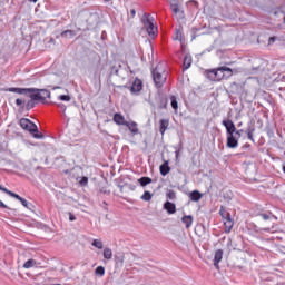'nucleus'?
<instances>
[{"instance_id":"nucleus-1","label":"nucleus","mask_w":285,"mask_h":285,"mask_svg":"<svg viewBox=\"0 0 285 285\" xmlns=\"http://www.w3.org/2000/svg\"><path fill=\"white\" fill-rule=\"evenodd\" d=\"M27 95L31 98V100L27 102V110L35 108V101H46V99H50V91L46 89H31V91H27Z\"/></svg>"},{"instance_id":"nucleus-2","label":"nucleus","mask_w":285,"mask_h":285,"mask_svg":"<svg viewBox=\"0 0 285 285\" xmlns=\"http://www.w3.org/2000/svg\"><path fill=\"white\" fill-rule=\"evenodd\" d=\"M153 79L156 88H161L166 83V70H164L163 65H157V67L151 71Z\"/></svg>"},{"instance_id":"nucleus-3","label":"nucleus","mask_w":285,"mask_h":285,"mask_svg":"<svg viewBox=\"0 0 285 285\" xmlns=\"http://www.w3.org/2000/svg\"><path fill=\"white\" fill-rule=\"evenodd\" d=\"M141 22L144 23V28H146L148 36L156 37L157 27H155V18L145 13L141 18Z\"/></svg>"},{"instance_id":"nucleus-4","label":"nucleus","mask_w":285,"mask_h":285,"mask_svg":"<svg viewBox=\"0 0 285 285\" xmlns=\"http://www.w3.org/2000/svg\"><path fill=\"white\" fill-rule=\"evenodd\" d=\"M219 214L223 217L225 233H230V230H233V227L235 226V222H233V218H230V214L226 212L224 207L220 208Z\"/></svg>"},{"instance_id":"nucleus-5","label":"nucleus","mask_w":285,"mask_h":285,"mask_svg":"<svg viewBox=\"0 0 285 285\" xmlns=\"http://www.w3.org/2000/svg\"><path fill=\"white\" fill-rule=\"evenodd\" d=\"M20 126L23 130H28V132H39V128L28 118H21Z\"/></svg>"},{"instance_id":"nucleus-6","label":"nucleus","mask_w":285,"mask_h":285,"mask_svg":"<svg viewBox=\"0 0 285 285\" xmlns=\"http://www.w3.org/2000/svg\"><path fill=\"white\" fill-rule=\"evenodd\" d=\"M207 78H209L210 81H222L224 79V69L223 67L218 69H213L207 72Z\"/></svg>"},{"instance_id":"nucleus-7","label":"nucleus","mask_w":285,"mask_h":285,"mask_svg":"<svg viewBox=\"0 0 285 285\" xmlns=\"http://www.w3.org/2000/svg\"><path fill=\"white\" fill-rule=\"evenodd\" d=\"M223 126L227 130V136L235 135L237 128L235 127V122H233V120H223Z\"/></svg>"},{"instance_id":"nucleus-8","label":"nucleus","mask_w":285,"mask_h":285,"mask_svg":"<svg viewBox=\"0 0 285 285\" xmlns=\"http://www.w3.org/2000/svg\"><path fill=\"white\" fill-rule=\"evenodd\" d=\"M239 146V137L234 135L227 136V148H237Z\"/></svg>"},{"instance_id":"nucleus-9","label":"nucleus","mask_w":285,"mask_h":285,"mask_svg":"<svg viewBox=\"0 0 285 285\" xmlns=\"http://www.w3.org/2000/svg\"><path fill=\"white\" fill-rule=\"evenodd\" d=\"M224 259V250L217 249L214 255V266L217 271H219V262Z\"/></svg>"},{"instance_id":"nucleus-10","label":"nucleus","mask_w":285,"mask_h":285,"mask_svg":"<svg viewBox=\"0 0 285 285\" xmlns=\"http://www.w3.org/2000/svg\"><path fill=\"white\" fill-rule=\"evenodd\" d=\"M142 89H144V83L141 82L140 79H136L132 82V86L130 88V92H141Z\"/></svg>"},{"instance_id":"nucleus-11","label":"nucleus","mask_w":285,"mask_h":285,"mask_svg":"<svg viewBox=\"0 0 285 285\" xmlns=\"http://www.w3.org/2000/svg\"><path fill=\"white\" fill-rule=\"evenodd\" d=\"M164 208L169 215H175V213H177V206L175 205V203L166 202L164 204Z\"/></svg>"},{"instance_id":"nucleus-12","label":"nucleus","mask_w":285,"mask_h":285,"mask_svg":"<svg viewBox=\"0 0 285 285\" xmlns=\"http://www.w3.org/2000/svg\"><path fill=\"white\" fill-rule=\"evenodd\" d=\"M112 119L117 124V126H126V124H128V121H126V118L121 114H115Z\"/></svg>"},{"instance_id":"nucleus-13","label":"nucleus","mask_w":285,"mask_h":285,"mask_svg":"<svg viewBox=\"0 0 285 285\" xmlns=\"http://www.w3.org/2000/svg\"><path fill=\"white\" fill-rule=\"evenodd\" d=\"M10 197L18 199V202H20L22 204V206H24V208H29L30 203H28V200H26V198L19 196V194L11 191Z\"/></svg>"},{"instance_id":"nucleus-14","label":"nucleus","mask_w":285,"mask_h":285,"mask_svg":"<svg viewBox=\"0 0 285 285\" xmlns=\"http://www.w3.org/2000/svg\"><path fill=\"white\" fill-rule=\"evenodd\" d=\"M125 126L128 127V130H130V132L132 135L139 134V128L137 127V122H135V121L128 122L127 121V124Z\"/></svg>"},{"instance_id":"nucleus-15","label":"nucleus","mask_w":285,"mask_h":285,"mask_svg":"<svg viewBox=\"0 0 285 285\" xmlns=\"http://www.w3.org/2000/svg\"><path fill=\"white\" fill-rule=\"evenodd\" d=\"M159 170H160V175H163V177H166V175H168V173H170V166H168V160H165L164 164L160 165Z\"/></svg>"},{"instance_id":"nucleus-16","label":"nucleus","mask_w":285,"mask_h":285,"mask_svg":"<svg viewBox=\"0 0 285 285\" xmlns=\"http://www.w3.org/2000/svg\"><path fill=\"white\" fill-rule=\"evenodd\" d=\"M202 197H204V195L202 193H199V190H194V191L189 193V199L191 202H199L202 199Z\"/></svg>"},{"instance_id":"nucleus-17","label":"nucleus","mask_w":285,"mask_h":285,"mask_svg":"<svg viewBox=\"0 0 285 285\" xmlns=\"http://www.w3.org/2000/svg\"><path fill=\"white\" fill-rule=\"evenodd\" d=\"M61 37L65 39H72L73 37H77V31L75 30H65L61 32Z\"/></svg>"},{"instance_id":"nucleus-18","label":"nucleus","mask_w":285,"mask_h":285,"mask_svg":"<svg viewBox=\"0 0 285 285\" xmlns=\"http://www.w3.org/2000/svg\"><path fill=\"white\" fill-rule=\"evenodd\" d=\"M32 89H23V88H9V92H17L18 95H28Z\"/></svg>"},{"instance_id":"nucleus-19","label":"nucleus","mask_w":285,"mask_h":285,"mask_svg":"<svg viewBox=\"0 0 285 285\" xmlns=\"http://www.w3.org/2000/svg\"><path fill=\"white\" fill-rule=\"evenodd\" d=\"M181 222L183 224H185L186 228H190V226H193V216L191 215L183 216Z\"/></svg>"},{"instance_id":"nucleus-20","label":"nucleus","mask_w":285,"mask_h":285,"mask_svg":"<svg viewBox=\"0 0 285 285\" xmlns=\"http://www.w3.org/2000/svg\"><path fill=\"white\" fill-rule=\"evenodd\" d=\"M190 66H193V57L190 55H187L184 58V70H188Z\"/></svg>"},{"instance_id":"nucleus-21","label":"nucleus","mask_w":285,"mask_h":285,"mask_svg":"<svg viewBox=\"0 0 285 285\" xmlns=\"http://www.w3.org/2000/svg\"><path fill=\"white\" fill-rule=\"evenodd\" d=\"M159 124H160L159 125L160 134L164 135V132H166V130H168L169 122L166 119H161Z\"/></svg>"},{"instance_id":"nucleus-22","label":"nucleus","mask_w":285,"mask_h":285,"mask_svg":"<svg viewBox=\"0 0 285 285\" xmlns=\"http://www.w3.org/2000/svg\"><path fill=\"white\" fill-rule=\"evenodd\" d=\"M223 73H224V79H229V77H233V69L228 67H223Z\"/></svg>"},{"instance_id":"nucleus-23","label":"nucleus","mask_w":285,"mask_h":285,"mask_svg":"<svg viewBox=\"0 0 285 285\" xmlns=\"http://www.w3.org/2000/svg\"><path fill=\"white\" fill-rule=\"evenodd\" d=\"M170 104H171V108L175 110V112H177V110H179V105L177 102V97L175 96H170Z\"/></svg>"},{"instance_id":"nucleus-24","label":"nucleus","mask_w":285,"mask_h":285,"mask_svg":"<svg viewBox=\"0 0 285 285\" xmlns=\"http://www.w3.org/2000/svg\"><path fill=\"white\" fill-rule=\"evenodd\" d=\"M138 181L140 186H148V184H153V179L149 177H141Z\"/></svg>"},{"instance_id":"nucleus-25","label":"nucleus","mask_w":285,"mask_h":285,"mask_svg":"<svg viewBox=\"0 0 285 285\" xmlns=\"http://www.w3.org/2000/svg\"><path fill=\"white\" fill-rule=\"evenodd\" d=\"M91 246L98 248V250H101L104 248V242H101L100 239H94Z\"/></svg>"},{"instance_id":"nucleus-26","label":"nucleus","mask_w":285,"mask_h":285,"mask_svg":"<svg viewBox=\"0 0 285 285\" xmlns=\"http://www.w3.org/2000/svg\"><path fill=\"white\" fill-rule=\"evenodd\" d=\"M35 266H37V261L35 259H28L24 264H23V268H35Z\"/></svg>"},{"instance_id":"nucleus-27","label":"nucleus","mask_w":285,"mask_h":285,"mask_svg":"<svg viewBox=\"0 0 285 285\" xmlns=\"http://www.w3.org/2000/svg\"><path fill=\"white\" fill-rule=\"evenodd\" d=\"M95 275H98V277H104V275H106V268H104V266H98L95 269Z\"/></svg>"},{"instance_id":"nucleus-28","label":"nucleus","mask_w":285,"mask_h":285,"mask_svg":"<svg viewBox=\"0 0 285 285\" xmlns=\"http://www.w3.org/2000/svg\"><path fill=\"white\" fill-rule=\"evenodd\" d=\"M104 258L105 259H112V249L106 247L104 249Z\"/></svg>"},{"instance_id":"nucleus-29","label":"nucleus","mask_w":285,"mask_h":285,"mask_svg":"<svg viewBox=\"0 0 285 285\" xmlns=\"http://www.w3.org/2000/svg\"><path fill=\"white\" fill-rule=\"evenodd\" d=\"M174 14L177 17V19H184V10H181L180 7H178L176 10L173 11Z\"/></svg>"},{"instance_id":"nucleus-30","label":"nucleus","mask_w":285,"mask_h":285,"mask_svg":"<svg viewBox=\"0 0 285 285\" xmlns=\"http://www.w3.org/2000/svg\"><path fill=\"white\" fill-rule=\"evenodd\" d=\"M140 199H142V202H150V199H153V194H150V191H145Z\"/></svg>"},{"instance_id":"nucleus-31","label":"nucleus","mask_w":285,"mask_h":285,"mask_svg":"<svg viewBox=\"0 0 285 285\" xmlns=\"http://www.w3.org/2000/svg\"><path fill=\"white\" fill-rule=\"evenodd\" d=\"M259 217H262V219H264V222H268V219H271V217H273L274 219H277V216L271 215V214H259Z\"/></svg>"},{"instance_id":"nucleus-32","label":"nucleus","mask_w":285,"mask_h":285,"mask_svg":"<svg viewBox=\"0 0 285 285\" xmlns=\"http://www.w3.org/2000/svg\"><path fill=\"white\" fill-rule=\"evenodd\" d=\"M174 39H175V41H181V39H183L181 29H176Z\"/></svg>"},{"instance_id":"nucleus-33","label":"nucleus","mask_w":285,"mask_h":285,"mask_svg":"<svg viewBox=\"0 0 285 285\" xmlns=\"http://www.w3.org/2000/svg\"><path fill=\"white\" fill-rule=\"evenodd\" d=\"M170 8H171V12H174V10H177L179 8V2L176 0H173L170 2Z\"/></svg>"},{"instance_id":"nucleus-34","label":"nucleus","mask_w":285,"mask_h":285,"mask_svg":"<svg viewBox=\"0 0 285 285\" xmlns=\"http://www.w3.org/2000/svg\"><path fill=\"white\" fill-rule=\"evenodd\" d=\"M79 184L80 186H88V177H80Z\"/></svg>"},{"instance_id":"nucleus-35","label":"nucleus","mask_w":285,"mask_h":285,"mask_svg":"<svg viewBox=\"0 0 285 285\" xmlns=\"http://www.w3.org/2000/svg\"><path fill=\"white\" fill-rule=\"evenodd\" d=\"M166 197H167V199H175V197H177V195L175 194V191L169 190V191L166 194Z\"/></svg>"},{"instance_id":"nucleus-36","label":"nucleus","mask_w":285,"mask_h":285,"mask_svg":"<svg viewBox=\"0 0 285 285\" xmlns=\"http://www.w3.org/2000/svg\"><path fill=\"white\" fill-rule=\"evenodd\" d=\"M58 99H60V101H70V96H68V95H60L58 97Z\"/></svg>"},{"instance_id":"nucleus-37","label":"nucleus","mask_w":285,"mask_h":285,"mask_svg":"<svg viewBox=\"0 0 285 285\" xmlns=\"http://www.w3.org/2000/svg\"><path fill=\"white\" fill-rule=\"evenodd\" d=\"M246 132H247V139H249V141H255V139L253 138V131L248 129Z\"/></svg>"},{"instance_id":"nucleus-38","label":"nucleus","mask_w":285,"mask_h":285,"mask_svg":"<svg viewBox=\"0 0 285 285\" xmlns=\"http://www.w3.org/2000/svg\"><path fill=\"white\" fill-rule=\"evenodd\" d=\"M0 190H2V193H6L7 195H12V191L9 190L8 188H4L3 186L0 185Z\"/></svg>"},{"instance_id":"nucleus-39","label":"nucleus","mask_w":285,"mask_h":285,"mask_svg":"<svg viewBox=\"0 0 285 285\" xmlns=\"http://www.w3.org/2000/svg\"><path fill=\"white\" fill-rule=\"evenodd\" d=\"M136 14H137V11L135 9H131L129 13V19H135Z\"/></svg>"},{"instance_id":"nucleus-40","label":"nucleus","mask_w":285,"mask_h":285,"mask_svg":"<svg viewBox=\"0 0 285 285\" xmlns=\"http://www.w3.org/2000/svg\"><path fill=\"white\" fill-rule=\"evenodd\" d=\"M68 216H69V222H76L77 220V217L72 213L69 212Z\"/></svg>"},{"instance_id":"nucleus-41","label":"nucleus","mask_w":285,"mask_h":285,"mask_svg":"<svg viewBox=\"0 0 285 285\" xmlns=\"http://www.w3.org/2000/svg\"><path fill=\"white\" fill-rule=\"evenodd\" d=\"M242 132H244L243 129L236 130V131L234 132V136H236V137H238V139H240V138H242Z\"/></svg>"},{"instance_id":"nucleus-42","label":"nucleus","mask_w":285,"mask_h":285,"mask_svg":"<svg viewBox=\"0 0 285 285\" xmlns=\"http://www.w3.org/2000/svg\"><path fill=\"white\" fill-rule=\"evenodd\" d=\"M58 108H59V110H61L62 112H66V105H63V104H58Z\"/></svg>"},{"instance_id":"nucleus-43","label":"nucleus","mask_w":285,"mask_h":285,"mask_svg":"<svg viewBox=\"0 0 285 285\" xmlns=\"http://www.w3.org/2000/svg\"><path fill=\"white\" fill-rule=\"evenodd\" d=\"M35 139H43V134H33Z\"/></svg>"},{"instance_id":"nucleus-44","label":"nucleus","mask_w":285,"mask_h":285,"mask_svg":"<svg viewBox=\"0 0 285 285\" xmlns=\"http://www.w3.org/2000/svg\"><path fill=\"white\" fill-rule=\"evenodd\" d=\"M276 39L277 38H275V37H271L269 40H268V46H272V43H275Z\"/></svg>"},{"instance_id":"nucleus-45","label":"nucleus","mask_w":285,"mask_h":285,"mask_svg":"<svg viewBox=\"0 0 285 285\" xmlns=\"http://www.w3.org/2000/svg\"><path fill=\"white\" fill-rule=\"evenodd\" d=\"M16 104H17V106H22V104H23V100H21V99H16Z\"/></svg>"},{"instance_id":"nucleus-46","label":"nucleus","mask_w":285,"mask_h":285,"mask_svg":"<svg viewBox=\"0 0 285 285\" xmlns=\"http://www.w3.org/2000/svg\"><path fill=\"white\" fill-rule=\"evenodd\" d=\"M273 228H275V225H273L272 228L267 227V228H264L263 230H265L266 233H271V230H273Z\"/></svg>"},{"instance_id":"nucleus-47","label":"nucleus","mask_w":285,"mask_h":285,"mask_svg":"<svg viewBox=\"0 0 285 285\" xmlns=\"http://www.w3.org/2000/svg\"><path fill=\"white\" fill-rule=\"evenodd\" d=\"M0 208H8V205H4V203L0 200Z\"/></svg>"},{"instance_id":"nucleus-48","label":"nucleus","mask_w":285,"mask_h":285,"mask_svg":"<svg viewBox=\"0 0 285 285\" xmlns=\"http://www.w3.org/2000/svg\"><path fill=\"white\" fill-rule=\"evenodd\" d=\"M31 3H37L38 0H29Z\"/></svg>"},{"instance_id":"nucleus-49","label":"nucleus","mask_w":285,"mask_h":285,"mask_svg":"<svg viewBox=\"0 0 285 285\" xmlns=\"http://www.w3.org/2000/svg\"><path fill=\"white\" fill-rule=\"evenodd\" d=\"M254 71L252 72V75H255V72H257V69H253Z\"/></svg>"},{"instance_id":"nucleus-50","label":"nucleus","mask_w":285,"mask_h":285,"mask_svg":"<svg viewBox=\"0 0 285 285\" xmlns=\"http://www.w3.org/2000/svg\"><path fill=\"white\" fill-rule=\"evenodd\" d=\"M57 89H59V87H53V90H57Z\"/></svg>"}]
</instances>
